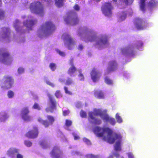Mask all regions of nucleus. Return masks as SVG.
Listing matches in <instances>:
<instances>
[{
    "label": "nucleus",
    "instance_id": "1",
    "mask_svg": "<svg viewBox=\"0 0 158 158\" xmlns=\"http://www.w3.org/2000/svg\"><path fill=\"white\" fill-rule=\"evenodd\" d=\"M99 137H102L103 140L110 144L114 143L117 140L114 146V149L116 151L121 150V143L122 136L120 134L113 132L112 130L109 127H99Z\"/></svg>",
    "mask_w": 158,
    "mask_h": 158
},
{
    "label": "nucleus",
    "instance_id": "2",
    "mask_svg": "<svg viewBox=\"0 0 158 158\" xmlns=\"http://www.w3.org/2000/svg\"><path fill=\"white\" fill-rule=\"evenodd\" d=\"M56 29L54 25L51 21H47L41 26L40 31L44 34L47 35L51 33Z\"/></svg>",
    "mask_w": 158,
    "mask_h": 158
},
{
    "label": "nucleus",
    "instance_id": "3",
    "mask_svg": "<svg viewBox=\"0 0 158 158\" xmlns=\"http://www.w3.org/2000/svg\"><path fill=\"white\" fill-rule=\"evenodd\" d=\"M65 22L67 24L72 25H76L79 22V19L74 13L70 12L67 14V16L64 18Z\"/></svg>",
    "mask_w": 158,
    "mask_h": 158
},
{
    "label": "nucleus",
    "instance_id": "4",
    "mask_svg": "<svg viewBox=\"0 0 158 158\" xmlns=\"http://www.w3.org/2000/svg\"><path fill=\"white\" fill-rule=\"evenodd\" d=\"M30 8L32 12L43 15L44 13V8L42 5L39 2L31 3Z\"/></svg>",
    "mask_w": 158,
    "mask_h": 158
},
{
    "label": "nucleus",
    "instance_id": "5",
    "mask_svg": "<svg viewBox=\"0 0 158 158\" xmlns=\"http://www.w3.org/2000/svg\"><path fill=\"white\" fill-rule=\"evenodd\" d=\"M99 116L102 119L106 122H108L112 125H114L116 123L115 119L110 117L107 114L106 110H102L99 109Z\"/></svg>",
    "mask_w": 158,
    "mask_h": 158
},
{
    "label": "nucleus",
    "instance_id": "6",
    "mask_svg": "<svg viewBox=\"0 0 158 158\" xmlns=\"http://www.w3.org/2000/svg\"><path fill=\"white\" fill-rule=\"evenodd\" d=\"M134 23L136 28L139 30H143L148 26V23L139 17H136L134 19Z\"/></svg>",
    "mask_w": 158,
    "mask_h": 158
},
{
    "label": "nucleus",
    "instance_id": "7",
    "mask_svg": "<svg viewBox=\"0 0 158 158\" xmlns=\"http://www.w3.org/2000/svg\"><path fill=\"white\" fill-rule=\"evenodd\" d=\"M113 9L112 4L109 2H105L102 6V10L103 13L105 16H111Z\"/></svg>",
    "mask_w": 158,
    "mask_h": 158
},
{
    "label": "nucleus",
    "instance_id": "8",
    "mask_svg": "<svg viewBox=\"0 0 158 158\" xmlns=\"http://www.w3.org/2000/svg\"><path fill=\"white\" fill-rule=\"evenodd\" d=\"M99 115V110H95L93 112H90L89 113L88 120L91 121V123L94 126L99 124V120L97 118Z\"/></svg>",
    "mask_w": 158,
    "mask_h": 158
},
{
    "label": "nucleus",
    "instance_id": "9",
    "mask_svg": "<svg viewBox=\"0 0 158 158\" xmlns=\"http://www.w3.org/2000/svg\"><path fill=\"white\" fill-rule=\"evenodd\" d=\"M57 102L53 97L51 96L49 97V106L45 109V111L47 112H50L53 113L56 109Z\"/></svg>",
    "mask_w": 158,
    "mask_h": 158
},
{
    "label": "nucleus",
    "instance_id": "10",
    "mask_svg": "<svg viewBox=\"0 0 158 158\" xmlns=\"http://www.w3.org/2000/svg\"><path fill=\"white\" fill-rule=\"evenodd\" d=\"M47 118L48 121L43 120L41 118H39L37 119L38 121L44 125L45 128L48 127L50 125H52L55 120L54 117L50 115H47Z\"/></svg>",
    "mask_w": 158,
    "mask_h": 158
},
{
    "label": "nucleus",
    "instance_id": "11",
    "mask_svg": "<svg viewBox=\"0 0 158 158\" xmlns=\"http://www.w3.org/2000/svg\"><path fill=\"white\" fill-rule=\"evenodd\" d=\"M1 61L4 64H8L11 63L12 59L9 53L8 52H5L2 53Z\"/></svg>",
    "mask_w": 158,
    "mask_h": 158
},
{
    "label": "nucleus",
    "instance_id": "12",
    "mask_svg": "<svg viewBox=\"0 0 158 158\" xmlns=\"http://www.w3.org/2000/svg\"><path fill=\"white\" fill-rule=\"evenodd\" d=\"M63 153L60 148L55 146L50 152L51 156L53 158H60L62 155Z\"/></svg>",
    "mask_w": 158,
    "mask_h": 158
},
{
    "label": "nucleus",
    "instance_id": "13",
    "mask_svg": "<svg viewBox=\"0 0 158 158\" xmlns=\"http://www.w3.org/2000/svg\"><path fill=\"white\" fill-rule=\"evenodd\" d=\"M39 134V131L38 127H34L33 129L27 132L25 136L29 138L34 139L36 138Z\"/></svg>",
    "mask_w": 158,
    "mask_h": 158
},
{
    "label": "nucleus",
    "instance_id": "14",
    "mask_svg": "<svg viewBox=\"0 0 158 158\" xmlns=\"http://www.w3.org/2000/svg\"><path fill=\"white\" fill-rule=\"evenodd\" d=\"M118 64L115 60H113L109 62L107 72L109 73L116 70L118 68Z\"/></svg>",
    "mask_w": 158,
    "mask_h": 158
},
{
    "label": "nucleus",
    "instance_id": "15",
    "mask_svg": "<svg viewBox=\"0 0 158 158\" xmlns=\"http://www.w3.org/2000/svg\"><path fill=\"white\" fill-rule=\"evenodd\" d=\"M143 46V43L140 41H138L136 43L135 46L131 45L128 47L127 50L130 54H133L135 48L138 49Z\"/></svg>",
    "mask_w": 158,
    "mask_h": 158
},
{
    "label": "nucleus",
    "instance_id": "16",
    "mask_svg": "<svg viewBox=\"0 0 158 158\" xmlns=\"http://www.w3.org/2000/svg\"><path fill=\"white\" fill-rule=\"evenodd\" d=\"M37 20L36 19L27 20L23 22V25L26 27L28 30H31L33 26L36 24Z\"/></svg>",
    "mask_w": 158,
    "mask_h": 158
},
{
    "label": "nucleus",
    "instance_id": "17",
    "mask_svg": "<svg viewBox=\"0 0 158 158\" xmlns=\"http://www.w3.org/2000/svg\"><path fill=\"white\" fill-rule=\"evenodd\" d=\"M4 78L5 80V83L6 84V89H8L11 88L14 82V79L11 77L9 76H5Z\"/></svg>",
    "mask_w": 158,
    "mask_h": 158
},
{
    "label": "nucleus",
    "instance_id": "18",
    "mask_svg": "<svg viewBox=\"0 0 158 158\" xmlns=\"http://www.w3.org/2000/svg\"><path fill=\"white\" fill-rule=\"evenodd\" d=\"M18 150L14 148H11L7 151V155L12 158H14L15 155L18 154Z\"/></svg>",
    "mask_w": 158,
    "mask_h": 158
},
{
    "label": "nucleus",
    "instance_id": "19",
    "mask_svg": "<svg viewBox=\"0 0 158 158\" xmlns=\"http://www.w3.org/2000/svg\"><path fill=\"white\" fill-rule=\"evenodd\" d=\"M107 37L106 35L102 36L99 39V47L101 45L108 44Z\"/></svg>",
    "mask_w": 158,
    "mask_h": 158
},
{
    "label": "nucleus",
    "instance_id": "20",
    "mask_svg": "<svg viewBox=\"0 0 158 158\" xmlns=\"http://www.w3.org/2000/svg\"><path fill=\"white\" fill-rule=\"evenodd\" d=\"M90 75L93 81L95 82L98 77V73L95 69H92L90 73Z\"/></svg>",
    "mask_w": 158,
    "mask_h": 158
},
{
    "label": "nucleus",
    "instance_id": "21",
    "mask_svg": "<svg viewBox=\"0 0 158 158\" xmlns=\"http://www.w3.org/2000/svg\"><path fill=\"white\" fill-rule=\"evenodd\" d=\"M77 71V69L75 66H71L68 69V74L70 76H74V73Z\"/></svg>",
    "mask_w": 158,
    "mask_h": 158
},
{
    "label": "nucleus",
    "instance_id": "22",
    "mask_svg": "<svg viewBox=\"0 0 158 158\" xmlns=\"http://www.w3.org/2000/svg\"><path fill=\"white\" fill-rule=\"evenodd\" d=\"M64 0H55V4L58 7H61L63 6Z\"/></svg>",
    "mask_w": 158,
    "mask_h": 158
},
{
    "label": "nucleus",
    "instance_id": "23",
    "mask_svg": "<svg viewBox=\"0 0 158 158\" xmlns=\"http://www.w3.org/2000/svg\"><path fill=\"white\" fill-rule=\"evenodd\" d=\"M104 81L105 83L108 85H111L113 84V81L107 77L105 78Z\"/></svg>",
    "mask_w": 158,
    "mask_h": 158
},
{
    "label": "nucleus",
    "instance_id": "24",
    "mask_svg": "<svg viewBox=\"0 0 158 158\" xmlns=\"http://www.w3.org/2000/svg\"><path fill=\"white\" fill-rule=\"evenodd\" d=\"M145 1L146 0H140V8L143 11H144L145 10Z\"/></svg>",
    "mask_w": 158,
    "mask_h": 158
},
{
    "label": "nucleus",
    "instance_id": "25",
    "mask_svg": "<svg viewBox=\"0 0 158 158\" xmlns=\"http://www.w3.org/2000/svg\"><path fill=\"white\" fill-rule=\"evenodd\" d=\"M158 3V2H157L156 0H150V1L148 3V6L151 7H153Z\"/></svg>",
    "mask_w": 158,
    "mask_h": 158
},
{
    "label": "nucleus",
    "instance_id": "26",
    "mask_svg": "<svg viewBox=\"0 0 158 158\" xmlns=\"http://www.w3.org/2000/svg\"><path fill=\"white\" fill-rule=\"evenodd\" d=\"M40 145L43 148L45 149L48 148V143L45 141H42L40 142Z\"/></svg>",
    "mask_w": 158,
    "mask_h": 158
},
{
    "label": "nucleus",
    "instance_id": "27",
    "mask_svg": "<svg viewBox=\"0 0 158 158\" xmlns=\"http://www.w3.org/2000/svg\"><path fill=\"white\" fill-rule=\"evenodd\" d=\"M29 113V111L27 107H26L23 108L21 111V114H28Z\"/></svg>",
    "mask_w": 158,
    "mask_h": 158
},
{
    "label": "nucleus",
    "instance_id": "28",
    "mask_svg": "<svg viewBox=\"0 0 158 158\" xmlns=\"http://www.w3.org/2000/svg\"><path fill=\"white\" fill-rule=\"evenodd\" d=\"M22 118L25 121H29L31 119V117L28 114H22Z\"/></svg>",
    "mask_w": 158,
    "mask_h": 158
},
{
    "label": "nucleus",
    "instance_id": "29",
    "mask_svg": "<svg viewBox=\"0 0 158 158\" xmlns=\"http://www.w3.org/2000/svg\"><path fill=\"white\" fill-rule=\"evenodd\" d=\"M93 132L96 136L99 137V127L96 126L95 127L93 130Z\"/></svg>",
    "mask_w": 158,
    "mask_h": 158
},
{
    "label": "nucleus",
    "instance_id": "30",
    "mask_svg": "<svg viewBox=\"0 0 158 158\" xmlns=\"http://www.w3.org/2000/svg\"><path fill=\"white\" fill-rule=\"evenodd\" d=\"M115 118L118 123H121L122 122V119L121 117L119 115V114L118 113H117L116 114Z\"/></svg>",
    "mask_w": 158,
    "mask_h": 158
},
{
    "label": "nucleus",
    "instance_id": "31",
    "mask_svg": "<svg viewBox=\"0 0 158 158\" xmlns=\"http://www.w3.org/2000/svg\"><path fill=\"white\" fill-rule=\"evenodd\" d=\"M3 30L4 31H5L4 32V34L5 35L4 37L6 38L8 35H10V31L9 29L8 28H4Z\"/></svg>",
    "mask_w": 158,
    "mask_h": 158
},
{
    "label": "nucleus",
    "instance_id": "32",
    "mask_svg": "<svg viewBox=\"0 0 158 158\" xmlns=\"http://www.w3.org/2000/svg\"><path fill=\"white\" fill-rule=\"evenodd\" d=\"M49 67L52 71H55L56 69V64L54 63H51L49 64Z\"/></svg>",
    "mask_w": 158,
    "mask_h": 158
},
{
    "label": "nucleus",
    "instance_id": "33",
    "mask_svg": "<svg viewBox=\"0 0 158 158\" xmlns=\"http://www.w3.org/2000/svg\"><path fill=\"white\" fill-rule=\"evenodd\" d=\"M79 74L78 76L80 80L81 81H84V77L83 74L81 73V70H79Z\"/></svg>",
    "mask_w": 158,
    "mask_h": 158
},
{
    "label": "nucleus",
    "instance_id": "34",
    "mask_svg": "<svg viewBox=\"0 0 158 158\" xmlns=\"http://www.w3.org/2000/svg\"><path fill=\"white\" fill-rule=\"evenodd\" d=\"M72 124V121L69 119H66L65 120V125L67 127H70Z\"/></svg>",
    "mask_w": 158,
    "mask_h": 158
},
{
    "label": "nucleus",
    "instance_id": "35",
    "mask_svg": "<svg viewBox=\"0 0 158 158\" xmlns=\"http://www.w3.org/2000/svg\"><path fill=\"white\" fill-rule=\"evenodd\" d=\"M55 95L57 98H59L62 97V94H61L60 91L59 90L56 91Z\"/></svg>",
    "mask_w": 158,
    "mask_h": 158
},
{
    "label": "nucleus",
    "instance_id": "36",
    "mask_svg": "<svg viewBox=\"0 0 158 158\" xmlns=\"http://www.w3.org/2000/svg\"><path fill=\"white\" fill-rule=\"evenodd\" d=\"M73 83V81L70 78H68L66 80L65 85H69Z\"/></svg>",
    "mask_w": 158,
    "mask_h": 158
},
{
    "label": "nucleus",
    "instance_id": "37",
    "mask_svg": "<svg viewBox=\"0 0 158 158\" xmlns=\"http://www.w3.org/2000/svg\"><path fill=\"white\" fill-rule=\"evenodd\" d=\"M14 95V93L11 90H9L7 93V96L9 98H12Z\"/></svg>",
    "mask_w": 158,
    "mask_h": 158
},
{
    "label": "nucleus",
    "instance_id": "38",
    "mask_svg": "<svg viewBox=\"0 0 158 158\" xmlns=\"http://www.w3.org/2000/svg\"><path fill=\"white\" fill-rule=\"evenodd\" d=\"M32 108L35 109H37L38 110H41V108L40 107L38 104L37 103H35L33 106Z\"/></svg>",
    "mask_w": 158,
    "mask_h": 158
},
{
    "label": "nucleus",
    "instance_id": "39",
    "mask_svg": "<svg viewBox=\"0 0 158 158\" xmlns=\"http://www.w3.org/2000/svg\"><path fill=\"white\" fill-rule=\"evenodd\" d=\"M126 4L128 5L132 3L133 0H121Z\"/></svg>",
    "mask_w": 158,
    "mask_h": 158
},
{
    "label": "nucleus",
    "instance_id": "40",
    "mask_svg": "<svg viewBox=\"0 0 158 158\" xmlns=\"http://www.w3.org/2000/svg\"><path fill=\"white\" fill-rule=\"evenodd\" d=\"M96 39V37L95 36H92L89 37V38L88 40L86 41V42H88L89 41L92 42L95 41Z\"/></svg>",
    "mask_w": 158,
    "mask_h": 158
},
{
    "label": "nucleus",
    "instance_id": "41",
    "mask_svg": "<svg viewBox=\"0 0 158 158\" xmlns=\"http://www.w3.org/2000/svg\"><path fill=\"white\" fill-rule=\"evenodd\" d=\"M64 90L66 94L70 95H72V92L68 90V88L67 87L64 86Z\"/></svg>",
    "mask_w": 158,
    "mask_h": 158
},
{
    "label": "nucleus",
    "instance_id": "42",
    "mask_svg": "<svg viewBox=\"0 0 158 158\" xmlns=\"http://www.w3.org/2000/svg\"><path fill=\"white\" fill-rule=\"evenodd\" d=\"M24 144L28 147H31L32 145V143L30 141L28 140H25L24 141Z\"/></svg>",
    "mask_w": 158,
    "mask_h": 158
},
{
    "label": "nucleus",
    "instance_id": "43",
    "mask_svg": "<svg viewBox=\"0 0 158 158\" xmlns=\"http://www.w3.org/2000/svg\"><path fill=\"white\" fill-rule=\"evenodd\" d=\"M73 9L75 10L78 11L80 10V7L78 5L76 4L73 6Z\"/></svg>",
    "mask_w": 158,
    "mask_h": 158
},
{
    "label": "nucleus",
    "instance_id": "44",
    "mask_svg": "<svg viewBox=\"0 0 158 158\" xmlns=\"http://www.w3.org/2000/svg\"><path fill=\"white\" fill-rule=\"evenodd\" d=\"M86 157L87 158H98V156L92 154L87 155Z\"/></svg>",
    "mask_w": 158,
    "mask_h": 158
},
{
    "label": "nucleus",
    "instance_id": "45",
    "mask_svg": "<svg viewBox=\"0 0 158 158\" xmlns=\"http://www.w3.org/2000/svg\"><path fill=\"white\" fill-rule=\"evenodd\" d=\"M80 116L82 118H86V113L83 111H81L80 112Z\"/></svg>",
    "mask_w": 158,
    "mask_h": 158
},
{
    "label": "nucleus",
    "instance_id": "46",
    "mask_svg": "<svg viewBox=\"0 0 158 158\" xmlns=\"http://www.w3.org/2000/svg\"><path fill=\"white\" fill-rule=\"evenodd\" d=\"M70 113V111L69 110H65L63 111V114L64 116L68 115Z\"/></svg>",
    "mask_w": 158,
    "mask_h": 158
},
{
    "label": "nucleus",
    "instance_id": "47",
    "mask_svg": "<svg viewBox=\"0 0 158 158\" xmlns=\"http://www.w3.org/2000/svg\"><path fill=\"white\" fill-rule=\"evenodd\" d=\"M68 41L69 45L73 44L74 43L73 39L71 37H69V38Z\"/></svg>",
    "mask_w": 158,
    "mask_h": 158
},
{
    "label": "nucleus",
    "instance_id": "48",
    "mask_svg": "<svg viewBox=\"0 0 158 158\" xmlns=\"http://www.w3.org/2000/svg\"><path fill=\"white\" fill-rule=\"evenodd\" d=\"M83 141L85 143L87 144H91L90 140L86 138H84L83 139Z\"/></svg>",
    "mask_w": 158,
    "mask_h": 158
},
{
    "label": "nucleus",
    "instance_id": "49",
    "mask_svg": "<svg viewBox=\"0 0 158 158\" xmlns=\"http://www.w3.org/2000/svg\"><path fill=\"white\" fill-rule=\"evenodd\" d=\"M47 84L51 86L52 88H54L55 87L54 84L51 82L50 81H47L46 82Z\"/></svg>",
    "mask_w": 158,
    "mask_h": 158
},
{
    "label": "nucleus",
    "instance_id": "50",
    "mask_svg": "<svg viewBox=\"0 0 158 158\" xmlns=\"http://www.w3.org/2000/svg\"><path fill=\"white\" fill-rule=\"evenodd\" d=\"M105 98L104 94L102 91H99V99H104Z\"/></svg>",
    "mask_w": 158,
    "mask_h": 158
},
{
    "label": "nucleus",
    "instance_id": "51",
    "mask_svg": "<svg viewBox=\"0 0 158 158\" xmlns=\"http://www.w3.org/2000/svg\"><path fill=\"white\" fill-rule=\"evenodd\" d=\"M57 52L60 56H64L65 55V53L64 52L61 51L59 50H57Z\"/></svg>",
    "mask_w": 158,
    "mask_h": 158
},
{
    "label": "nucleus",
    "instance_id": "52",
    "mask_svg": "<svg viewBox=\"0 0 158 158\" xmlns=\"http://www.w3.org/2000/svg\"><path fill=\"white\" fill-rule=\"evenodd\" d=\"M18 72L19 74L23 73L24 72V69L21 67L19 68L18 69Z\"/></svg>",
    "mask_w": 158,
    "mask_h": 158
},
{
    "label": "nucleus",
    "instance_id": "53",
    "mask_svg": "<svg viewBox=\"0 0 158 158\" xmlns=\"http://www.w3.org/2000/svg\"><path fill=\"white\" fill-rule=\"evenodd\" d=\"M4 12L1 9H0V19L4 17Z\"/></svg>",
    "mask_w": 158,
    "mask_h": 158
},
{
    "label": "nucleus",
    "instance_id": "54",
    "mask_svg": "<svg viewBox=\"0 0 158 158\" xmlns=\"http://www.w3.org/2000/svg\"><path fill=\"white\" fill-rule=\"evenodd\" d=\"M94 94L95 97L97 98L99 97V93L98 90H95L94 92Z\"/></svg>",
    "mask_w": 158,
    "mask_h": 158
},
{
    "label": "nucleus",
    "instance_id": "55",
    "mask_svg": "<svg viewBox=\"0 0 158 158\" xmlns=\"http://www.w3.org/2000/svg\"><path fill=\"white\" fill-rule=\"evenodd\" d=\"M128 158H134L133 155L132 153L129 152L128 154Z\"/></svg>",
    "mask_w": 158,
    "mask_h": 158
},
{
    "label": "nucleus",
    "instance_id": "56",
    "mask_svg": "<svg viewBox=\"0 0 158 158\" xmlns=\"http://www.w3.org/2000/svg\"><path fill=\"white\" fill-rule=\"evenodd\" d=\"M9 117V116L7 114H5L3 116H2V118L3 119H5L6 118H8Z\"/></svg>",
    "mask_w": 158,
    "mask_h": 158
},
{
    "label": "nucleus",
    "instance_id": "57",
    "mask_svg": "<svg viewBox=\"0 0 158 158\" xmlns=\"http://www.w3.org/2000/svg\"><path fill=\"white\" fill-rule=\"evenodd\" d=\"M126 14L124 12V14L123 15L121 16L120 17L121 19H124L126 18Z\"/></svg>",
    "mask_w": 158,
    "mask_h": 158
},
{
    "label": "nucleus",
    "instance_id": "58",
    "mask_svg": "<svg viewBox=\"0 0 158 158\" xmlns=\"http://www.w3.org/2000/svg\"><path fill=\"white\" fill-rule=\"evenodd\" d=\"M14 27L15 28V30L17 31H18L19 29L17 23H16V24L14 25Z\"/></svg>",
    "mask_w": 158,
    "mask_h": 158
},
{
    "label": "nucleus",
    "instance_id": "59",
    "mask_svg": "<svg viewBox=\"0 0 158 158\" xmlns=\"http://www.w3.org/2000/svg\"><path fill=\"white\" fill-rule=\"evenodd\" d=\"M83 47L82 44H80L79 46L78 49L80 50H81L83 49Z\"/></svg>",
    "mask_w": 158,
    "mask_h": 158
},
{
    "label": "nucleus",
    "instance_id": "60",
    "mask_svg": "<svg viewBox=\"0 0 158 158\" xmlns=\"http://www.w3.org/2000/svg\"><path fill=\"white\" fill-rule=\"evenodd\" d=\"M17 158H23V157L22 155L18 153L17 155Z\"/></svg>",
    "mask_w": 158,
    "mask_h": 158
},
{
    "label": "nucleus",
    "instance_id": "61",
    "mask_svg": "<svg viewBox=\"0 0 158 158\" xmlns=\"http://www.w3.org/2000/svg\"><path fill=\"white\" fill-rule=\"evenodd\" d=\"M69 64L71 65V66H75L73 64V60H70Z\"/></svg>",
    "mask_w": 158,
    "mask_h": 158
},
{
    "label": "nucleus",
    "instance_id": "62",
    "mask_svg": "<svg viewBox=\"0 0 158 158\" xmlns=\"http://www.w3.org/2000/svg\"><path fill=\"white\" fill-rule=\"evenodd\" d=\"M114 156L117 158H118L119 157V154L118 153H115L114 154Z\"/></svg>",
    "mask_w": 158,
    "mask_h": 158
},
{
    "label": "nucleus",
    "instance_id": "63",
    "mask_svg": "<svg viewBox=\"0 0 158 158\" xmlns=\"http://www.w3.org/2000/svg\"><path fill=\"white\" fill-rule=\"evenodd\" d=\"M79 139V137L78 136H74V139Z\"/></svg>",
    "mask_w": 158,
    "mask_h": 158
},
{
    "label": "nucleus",
    "instance_id": "64",
    "mask_svg": "<svg viewBox=\"0 0 158 158\" xmlns=\"http://www.w3.org/2000/svg\"><path fill=\"white\" fill-rule=\"evenodd\" d=\"M44 0L45 1H47V2H49L52 1V0Z\"/></svg>",
    "mask_w": 158,
    "mask_h": 158
}]
</instances>
